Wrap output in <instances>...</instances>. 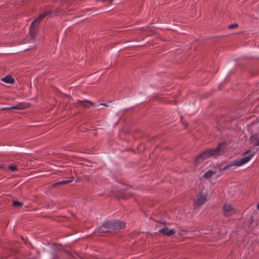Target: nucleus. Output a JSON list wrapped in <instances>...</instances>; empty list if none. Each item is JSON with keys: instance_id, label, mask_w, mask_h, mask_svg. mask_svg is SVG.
<instances>
[{"instance_id": "nucleus-9", "label": "nucleus", "mask_w": 259, "mask_h": 259, "mask_svg": "<svg viewBox=\"0 0 259 259\" xmlns=\"http://www.w3.org/2000/svg\"><path fill=\"white\" fill-rule=\"evenodd\" d=\"M24 108V106L22 104H19L16 106L5 108L4 109L5 110H9V109H14V110H21Z\"/></svg>"}, {"instance_id": "nucleus-10", "label": "nucleus", "mask_w": 259, "mask_h": 259, "mask_svg": "<svg viewBox=\"0 0 259 259\" xmlns=\"http://www.w3.org/2000/svg\"><path fill=\"white\" fill-rule=\"evenodd\" d=\"M2 80L5 82L13 83L14 81V79L10 75H8L2 79Z\"/></svg>"}, {"instance_id": "nucleus-7", "label": "nucleus", "mask_w": 259, "mask_h": 259, "mask_svg": "<svg viewBox=\"0 0 259 259\" xmlns=\"http://www.w3.org/2000/svg\"><path fill=\"white\" fill-rule=\"evenodd\" d=\"M159 232L160 233L163 234L167 236H170L175 233V231L173 229H168V228L165 227L164 228L161 229L159 230Z\"/></svg>"}, {"instance_id": "nucleus-5", "label": "nucleus", "mask_w": 259, "mask_h": 259, "mask_svg": "<svg viewBox=\"0 0 259 259\" xmlns=\"http://www.w3.org/2000/svg\"><path fill=\"white\" fill-rule=\"evenodd\" d=\"M206 200V193L203 191L201 192L196 196L194 200L195 207H199L203 204Z\"/></svg>"}, {"instance_id": "nucleus-8", "label": "nucleus", "mask_w": 259, "mask_h": 259, "mask_svg": "<svg viewBox=\"0 0 259 259\" xmlns=\"http://www.w3.org/2000/svg\"><path fill=\"white\" fill-rule=\"evenodd\" d=\"M73 178H70L68 180H62L59 182L54 183L52 185L53 187H56L61 185L66 184L71 182L73 181Z\"/></svg>"}, {"instance_id": "nucleus-4", "label": "nucleus", "mask_w": 259, "mask_h": 259, "mask_svg": "<svg viewBox=\"0 0 259 259\" xmlns=\"http://www.w3.org/2000/svg\"><path fill=\"white\" fill-rule=\"evenodd\" d=\"M124 222L119 221H108L104 223L103 227L109 230H119L124 227Z\"/></svg>"}, {"instance_id": "nucleus-11", "label": "nucleus", "mask_w": 259, "mask_h": 259, "mask_svg": "<svg viewBox=\"0 0 259 259\" xmlns=\"http://www.w3.org/2000/svg\"><path fill=\"white\" fill-rule=\"evenodd\" d=\"M87 103L92 104V102L89 101H88V100H85V101L78 100L76 102V103L77 104H80L82 106H83L85 107H88L89 106L86 104Z\"/></svg>"}, {"instance_id": "nucleus-6", "label": "nucleus", "mask_w": 259, "mask_h": 259, "mask_svg": "<svg viewBox=\"0 0 259 259\" xmlns=\"http://www.w3.org/2000/svg\"><path fill=\"white\" fill-rule=\"evenodd\" d=\"M223 214L226 217H229L236 212L234 207L229 203H225L222 208Z\"/></svg>"}, {"instance_id": "nucleus-12", "label": "nucleus", "mask_w": 259, "mask_h": 259, "mask_svg": "<svg viewBox=\"0 0 259 259\" xmlns=\"http://www.w3.org/2000/svg\"><path fill=\"white\" fill-rule=\"evenodd\" d=\"M23 205V204L18 201H14L13 202V205L15 207H20L21 206Z\"/></svg>"}, {"instance_id": "nucleus-13", "label": "nucleus", "mask_w": 259, "mask_h": 259, "mask_svg": "<svg viewBox=\"0 0 259 259\" xmlns=\"http://www.w3.org/2000/svg\"><path fill=\"white\" fill-rule=\"evenodd\" d=\"M8 168L12 171H16L18 169V168L16 165H10L8 166Z\"/></svg>"}, {"instance_id": "nucleus-2", "label": "nucleus", "mask_w": 259, "mask_h": 259, "mask_svg": "<svg viewBox=\"0 0 259 259\" xmlns=\"http://www.w3.org/2000/svg\"><path fill=\"white\" fill-rule=\"evenodd\" d=\"M225 147V144L222 143L220 144L215 149H209L205 151L195 159V163L198 164L202 160L208 158L210 156H217L222 154Z\"/></svg>"}, {"instance_id": "nucleus-16", "label": "nucleus", "mask_w": 259, "mask_h": 259, "mask_svg": "<svg viewBox=\"0 0 259 259\" xmlns=\"http://www.w3.org/2000/svg\"><path fill=\"white\" fill-rule=\"evenodd\" d=\"M0 169H2L6 171L7 170V167L3 164H0Z\"/></svg>"}, {"instance_id": "nucleus-3", "label": "nucleus", "mask_w": 259, "mask_h": 259, "mask_svg": "<svg viewBox=\"0 0 259 259\" xmlns=\"http://www.w3.org/2000/svg\"><path fill=\"white\" fill-rule=\"evenodd\" d=\"M50 14V12H46L39 15L31 24L29 27V37L30 39H33L35 36L36 28L39 21L44 18Z\"/></svg>"}, {"instance_id": "nucleus-19", "label": "nucleus", "mask_w": 259, "mask_h": 259, "mask_svg": "<svg viewBox=\"0 0 259 259\" xmlns=\"http://www.w3.org/2000/svg\"><path fill=\"white\" fill-rule=\"evenodd\" d=\"M257 208L259 210V203L257 205Z\"/></svg>"}, {"instance_id": "nucleus-14", "label": "nucleus", "mask_w": 259, "mask_h": 259, "mask_svg": "<svg viewBox=\"0 0 259 259\" xmlns=\"http://www.w3.org/2000/svg\"><path fill=\"white\" fill-rule=\"evenodd\" d=\"M254 145L255 146H259V137H257L254 139L253 140Z\"/></svg>"}, {"instance_id": "nucleus-1", "label": "nucleus", "mask_w": 259, "mask_h": 259, "mask_svg": "<svg viewBox=\"0 0 259 259\" xmlns=\"http://www.w3.org/2000/svg\"><path fill=\"white\" fill-rule=\"evenodd\" d=\"M254 153H251L250 150H247L243 154V157L242 158L237 160L229 164H227L224 167H221L220 166H217L213 167L212 169H209L204 174L203 177L205 179H209L213 176L218 177L221 175L220 173L222 171H224L226 169L232 168L234 166H240L248 162L254 155Z\"/></svg>"}, {"instance_id": "nucleus-17", "label": "nucleus", "mask_w": 259, "mask_h": 259, "mask_svg": "<svg viewBox=\"0 0 259 259\" xmlns=\"http://www.w3.org/2000/svg\"><path fill=\"white\" fill-rule=\"evenodd\" d=\"M237 26H238V25L237 24H231V25H229V28L233 29V28L237 27Z\"/></svg>"}, {"instance_id": "nucleus-18", "label": "nucleus", "mask_w": 259, "mask_h": 259, "mask_svg": "<svg viewBox=\"0 0 259 259\" xmlns=\"http://www.w3.org/2000/svg\"><path fill=\"white\" fill-rule=\"evenodd\" d=\"M100 105H103V106H107V105L105 103H101Z\"/></svg>"}, {"instance_id": "nucleus-15", "label": "nucleus", "mask_w": 259, "mask_h": 259, "mask_svg": "<svg viewBox=\"0 0 259 259\" xmlns=\"http://www.w3.org/2000/svg\"><path fill=\"white\" fill-rule=\"evenodd\" d=\"M178 234L180 236H184L186 235L187 232L185 230H181L179 231Z\"/></svg>"}]
</instances>
